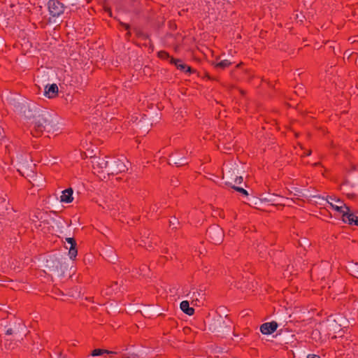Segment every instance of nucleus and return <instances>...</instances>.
Wrapping results in <instances>:
<instances>
[{
	"label": "nucleus",
	"instance_id": "nucleus-37",
	"mask_svg": "<svg viewBox=\"0 0 358 358\" xmlns=\"http://www.w3.org/2000/svg\"><path fill=\"white\" fill-rule=\"evenodd\" d=\"M307 358H321L319 355H308Z\"/></svg>",
	"mask_w": 358,
	"mask_h": 358
},
{
	"label": "nucleus",
	"instance_id": "nucleus-36",
	"mask_svg": "<svg viewBox=\"0 0 358 358\" xmlns=\"http://www.w3.org/2000/svg\"><path fill=\"white\" fill-rule=\"evenodd\" d=\"M131 36V33L129 30H127V32L125 34V38L129 41Z\"/></svg>",
	"mask_w": 358,
	"mask_h": 358
},
{
	"label": "nucleus",
	"instance_id": "nucleus-13",
	"mask_svg": "<svg viewBox=\"0 0 358 358\" xmlns=\"http://www.w3.org/2000/svg\"><path fill=\"white\" fill-rule=\"evenodd\" d=\"M58 94V87L56 84L46 85L45 95L50 99L55 98Z\"/></svg>",
	"mask_w": 358,
	"mask_h": 358
},
{
	"label": "nucleus",
	"instance_id": "nucleus-3",
	"mask_svg": "<svg viewBox=\"0 0 358 358\" xmlns=\"http://www.w3.org/2000/svg\"><path fill=\"white\" fill-rule=\"evenodd\" d=\"M47 7L50 15L53 18H57L64 14L66 6L59 0H49Z\"/></svg>",
	"mask_w": 358,
	"mask_h": 358
},
{
	"label": "nucleus",
	"instance_id": "nucleus-52",
	"mask_svg": "<svg viewBox=\"0 0 358 358\" xmlns=\"http://www.w3.org/2000/svg\"><path fill=\"white\" fill-rule=\"evenodd\" d=\"M357 227H358V224H357Z\"/></svg>",
	"mask_w": 358,
	"mask_h": 358
},
{
	"label": "nucleus",
	"instance_id": "nucleus-40",
	"mask_svg": "<svg viewBox=\"0 0 358 358\" xmlns=\"http://www.w3.org/2000/svg\"><path fill=\"white\" fill-rule=\"evenodd\" d=\"M182 59H180V62H176L175 66H176V67L177 68V69H178V68H179V65H181V64H182Z\"/></svg>",
	"mask_w": 358,
	"mask_h": 358
},
{
	"label": "nucleus",
	"instance_id": "nucleus-7",
	"mask_svg": "<svg viewBox=\"0 0 358 358\" xmlns=\"http://www.w3.org/2000/svg\"><path fill=\"white\" fill-rule=\"evenodd\" d=\"M8 103L13 107L15 112L19 113L22 112L24 105L27 103L26 101L20 97L10 96L8 98Z\"/></svg>",
	"mask_w": 358,
	"mask_h": 358
},
{
	"label": "nucleus",
	"instance_id": "nucleus-17",
	"mask_svg": "<svg viewBox=\"0 0 358 358\" xmlns=\"http://www.w3.org/2000/svg\"><path fill=\"white\" fill-rule=\"evenodd\" d=\"M280 196L276 194L262 195L260 200L264 202L270 203L271 205H278Z\"/></svg>",
	"mask_w": 358,
	"mask_h": 358
},
{
	"label": "nucleus",
	"instance_id": "nucleus-38",
	"mask_svg": "<svg viewBox=\"0 0 358 358\" xmlns=\"http://www.w3.org/2000/svg\"><path fill=\"white\" fill-rule=\"evenodd\" d=\"M354 225L357 226L358 224V217L354 213Z\"/></svg>",
	"mask_w": 358,
	"mask_h": 358
},
{
	"label": "nucleus",
	"instance_id": "nucleus-41",
	"mask_svg": "<svg viewBox=\"0 0 358 358\" xmlns=\"http://www.w3.org/2000/svg\"><path fill=\"white\" fill-rule=\"evenodd\" d=\"M229 175L227 174V178L228 179L227 181L231 182L233 183L234 179H233L232 178H229Z\"/></svg>",
	"mask_w": 358,
	"mask_h": 358
},
{
	"label": "nucleus",
	"instance_id": "nucleus-8",
	"mask_svg": "<svg viewBox=\"0 0 358 358\" xmlns=\"http://www.w3.org/2000/svg\"><path fill=\"white\" fill-rule=\"evenodd\" d=\"M92 160V164L94 167L96 166L98 169H101V172L106 171L107 173V170L109 167L110 161L106 160L107 157H91Z\"/></svg>",
	"mask_w": 358,
	"mask_h": 358
},
{
	"label": "nucleus",
	"instance_id": "nucleus-24",
	"mask_svg": "<svg viewBox=\"0 0 358 358\" xmlns=\"http://www.w3.org/2000/svg\"><path fill=\"white\" fill-rule=\"evenodd\" d=\"M78 255V249L76 245H71L69 250V258L72 260H74Z\"/></svg>",
	"mask_w": 358,
	"mask_h": 358
},
{
	"label": "nucleus",
	"instance_id": "nucleus-16",
	"mask_svg": "<svg viewBox=\"0 0 358 358\" xmlns=\"http://www.w3.org/2000/svg\"><path fill=\"white\" fill-rule=\"evenodd\" d=\"M342 220L350 225L354 224V213L351 211L350 207H346V210L342 215Z\"/></svg>",
	"mask_w": 358,
	"mask_h": 358
},
{
	"label": "nucleus",
	"instance_id": "nucleus-49",
	"mask_svg": "<svg viewBox=\"0 0 358 358\" xmlns=\"http://www.w3.org/2000/svg\"><path fill=\"white\" fill-rule=\"evenodd\" d=\"M355 272H356V274H357L356 277L358 278V269H357V270H356V271H355Z\"/></svg>",
	"mask_w": 358,
	"mask_h": 358
},
{
	"label": "nucleus",
	"instance_id": "nucleus-48",
	"mask_svg": "<svg viewBox=\"0 0 358 358\" xmlns=\"http://www.w3.org/2000/svg\"><path fill=\"white\" fill-rule=\"evenodd\" d=\"M282 332V330L281 329V330L278 332V334H276V336H277L278 335H281Z\"/></svg>",
	"mask_w": 358,
	"mask_h": 358
},
{
	"label": "nucleus",
	"instance_id": "nucleus-45",
	"mask_svg": "<svg viewBox=\"0 0 358 358\" xmlns=\"http://www.w3.org/2000/svg\"><path fill=\"white\" fill-rule=\"evenodd\" d=\"M311 154V150H308V152H306V155L308 156V155H310Z\"/></svg>",
	"mask_w": 358,
	"mask_h": 358
},
{
	"label": "nucleus",
	"instance_id": "nucleus-9",
	"mask_svg": "<svg viewBox=\"0 0 358 358\" xmlns=\"http://www.w3.org/2000/svg\"><path fill=\"white\" fill-rule=\"evenodd\" d=\"M140 312L145 317L147 318H152L155 316L163 317L164 315L163 313H160L159 310L157 308L150 305L145 306Z\"/></svg>",
	"mask_w": 358,
	"mask_h": 358
},
{
	"label": "nucleus",
	"instance_id": "nucleus-26",
	"mask_svg": "<svg viewBox=\"0 0 358 358\" xmlns=\"http://www.w3.org/2000/svg\"><path fill=\"white\" fill-rule=\"evenodd\" d=\"M121 358H139V356L135 353H124L122 355Z\"/></svg>",
	"mask_w": 358,
	"mask_h": 358
},
{
	"label": "nucleus",
	"instance_id": "nucleus-2",
	"mask_svg": "<svg viewBox=\"0 0 358 358\" xmlns=\"http://www.w3.org/2000/svg\"><path fill=\"white\" fill-rule=\"evenodd\" d=\"M223 229L217 224L210 226L206 232V238L215 245H220L224 239Z\"/></svg>",
	"mask_w": 358,
	"mask_h": 358
},
{
	"label": "nucleus",
	"instance_id": "nucleus-15",
	"mask_svg": "<svg viewBox=\"0 0 358 358\" xmlns=\"http://www.w3.org/2000/svg\"><path fill=\"white\" fill-rule=\"evenodd\" d=\"M73 190L71 187L67 188L62 191V194L60 196L61 202L66 203L72 202L73 200Z\"/></svg>",
	"mask_w": 358,
	"mask_h": 358
},
{
	"label": "nucleus",
	"instance_id": "nucleus-14",
	"mask_svg": "<svg viewBox=\"0 0 358 358\" xmlns=\"http://www.w3.org/2000/svg\"><path fill=\"white\" fill-rule=\"evenodd\" d=\"M327 201L333 209L342 213V215L346 210V207H348L344 203V201L341 200L340 199H337V200H336V204H334L333 203L330 202L328 199H327Z\"/></svg>",
	"mask_w": 358,
	"mask_h": 358
},
{
	"label": "nucleus",
	"instance_id": "nucleus-20",
	"mask_svg": "<svg viewBox=\"0 0 358 358\" xmlns=\"http://www.w3.org/2000/svg\"><path fill=\"white\" fill-rule=\"evenodd\" d=\"M225 185L228 187H230L231 188L234 189V190L241 193L243 195L248 196L247 190H245L244 188L241 187L236 186L235 185L232 184L231 182L226 181Z\"/></svg>",
	"mask_w": 358,
	"mask_h": 358
},
{
	"label": "nucleus",
	"instance_id": "nucleus-31",
	"mask_svg": "<svg viewBox=\"0 0 358 358\" xmlns=\"http://www.w3.org/2000/svg\"><path fill=\"white\" fill-rule=\"evenodd\" d=\"M170 64L175 65L176 62H180V59H176L170 56Z\"/></svg>",
	"mask_w": 358,
	"mask_h": 358
},
{
	"label": "nucleus",
	"instance_id": "nucleus-28",
	"mask_svg": "<svg viewBox=\"0 0 358 358\" xmlns=\"http://www.w3.org/2000/svg\"><path fill=\"white\" fill-rule=\"evenodd\" d=\"M66 241L71 245H76L77 243L74 238H66Z\"/></svg>",
	"mask_w": 358,
	"mask_h": 358
},
{
	"label": "nucleus",
	"instance_id": "nucleus-12",
	"mask_svg": "<svg viewBox=\"0 0 358 358\" xmlns=\"http://www.w3.org/2000/svg\"><path fill=\"white\" fill-rule=\"evenodd\" d=\"M18 114L24 116L25 118L28 120L33 119L34 120V117L37 115V112L34 111L27 103L24 105V108L22 110V112H20Z\"/></svg>",
	"mask_w": 358,
	"mask_h": 358
},
{
	"label": "nucleus",
	"instance_id": "nucleus-33",
	"mask_svg": "<svg viewBox=\"0 0 358 358\" xmlns=\"http://www.w3.org/2000/svg\"><path fill=\"white\" fill-rule=\"evenodd\" d=\"M179 184V181L177 178H173L171 180V185L173 187H177Z\"/></svg>",
	"mask_w": 358,
	"mask_h": 358
},
{
	"label": "nucleus",
	"instance_id": "nucleus-34",
	"mask_svg": "<svg viewBox=\"0 0 358 358\" xmlns=\"http://www.w3.org/2000/svg\"><path fill=\"white\" fill-rule=\"evenodd\" d=\"M4 137H5L4 131H3V128L0 126V141L3 139Z\"/></svg>",
	"mask_w": 358,
	"mask_h": 358
},
{
	"label": "nucleus",
	"instance_id": "nucleus-22",
	"mask_svg": "<svg viewBox=\"0 0 358 358\" xmlns=\"http://www.w3.org/2000/svg\"><path fill=\"white\" fill-rule=\"evenodd\" d=\"M133 30L138 38H141L142 39L146 40L150 37L149 34L144 33L141 29L138 27H134Z\"/></svg>",
	"mask_w": 358,
	"mask_h": 358
},
{
	"label": "nucleus",
	"instance_id": "nucleus-27",
	"mask_svg": "<svg viewBox=\"0 0 358 358\" xmlns=\"http://www.w3.org/2000/svg\"><path fill=\"white\" fill-rule=\"evenodd\" d=\"M114 18H115V20H117L119 22V24H120L122 27L124 28L126 30H130L131 27H130V25H129V24H127V23H124V22H121L119 19H117V17H114Z\"/></svg>",
	"mask_w": 358,
	"mask_h": 358
},
{
	"label": "nucleus",
	"instance_id": "nucleus-39",
	"mask_svg": "<svg viewBox=\"0 0 358 358\" xmlns=\"http://www.w3.org/2000/svg\"><path fill=\"white\" fill-rule=\"evenodd\" d=\"M4 45V41L2 38H0V48H3Z\"/></svg>",
	"mask_w": 358,
	"mask_h": 358
},
{
	"label": "nucleus",
	"instance_id": "nucleus-51",
	"mask_svg": "<svg viewBox=\"0 0 358 358\" xmlns=\"http://www.w3.org/2000/svg\"><path fill=\"white\" fill-rule=\"evenodd\" d=\"M319 164H320V163H319V162H317V163H315V164H314V165H315V166H317V165H319Z\"/></svg>",
	"mask_w": 358,
	"mask_h": 358
},
{
	"label": "nucleus",
	"instance_id": "nucleus-10",
	"mask_svg": "<svg viewBox=\"0 0 358 358\" xmlns=\"http://www.w3.org/2000/svg\"><path fill=\"white\" fill-rule=\"evenodd\" d=\"M278 326L279 325L277 322L272 321L262 324L260 326L259 329L262 334L265 335H270L277 330Z\"/></svg>",
	"mask_w": 358,
	"mask_h": 358
},
{
	"label": "nucleus",
	"instance_id": "nucleus-11",
	"mask_svg": "<svg viewBox=\"0 0 358 358\" xmlns=\"http://www.w3.org/2000/svg\"><path fill=\"white\" fill-rule=\"evenodd\" d=\"M206 287L204 285H200L199 288L193 292L191 299H192V303L197 306V302H200L201 299H204Z\"/></svg>",
	"mask_w": 358,
	"mask_h": 358
},
{
	"label": "nucleus",
	"instance_id": "nucleus-32",
	"mask_svg": "<svg viewBox=\"0 0 358 358\" xmlns=\"http://www.w3.org/2000/svg\"><path fill=\"white\" fill-rule=\"evenodd\" d=\"M104 10L105 12L108 13V15L110 17H113V13H112V10L110 7L108 6H105L104 7Z\"/></svg>",
	"mask_w": 358,
	"mask_h": 358
},
{
	"label": "nucleus",
	"instance_id": "nucleus-18",
	"mask_svg": "<svg viewBox=\"0 0 358 358\" xmlns=\"http://www.w3.org/2000/svg\"><path fill=\"white\" fill-rule=\"evenodd\" d=\"M180 307L182 311L188 315H192L194 313V309L189 306L188 301H182L180 304Z\"/></svg>",
	"mask_w": 358,
	"mask_h": 358
},
{
	"label": "nucleus",
	"instance_id": "nucleus-42",
	"mask_svg": "<svg viewBox=\"0 0 358 358\" xmlns=\"http://www.w3.org/2000/svg\"><path fill=\"white\" fill-rule=\"evenodd\" d=\"M34 218L32 219L33 221H35L36 220L35 219L40 220L39 216L37 215H34Z\"/></svg>",
	"mask_w": 358,
	"mask_h": 358
},
{
	"label": "nucleus",
	"instance_id": "nucleus-5",
	"mask_svg": "<svg viewBox=\"0 0 358 358\" xmlns=\"http://www.w3.org/2000/svg\"><path fill=\"white\" fill-rule=\"evenodd\" d=\"M185 152L187 155V152L185 150L172 153L169 155V160L177 167L185 166L189 162L187 157L185 156Z\"/></svg>",
	"mask_w": 358,
	"mask_h": 358
},
{
	"label": "nucleus",
	"instance_id": "nucleus-21",
	"mask_svg": "<svg viewBox=\"0 0 358 358\" xmlns=\"http://www.w3.org/2000/svg\"><path fill=\"white\" fill-rule=\"evenodd\" d=\"M178 70H180L182 72H184L185 73H196V70L192 69L191 66L184 64L183 62L181 64V65H179Z\"/></svg>",
	"mask_w": 358,
	"mask_h": 358
},
{
	"label": "nucleus",
	"instance_id": "nucleus-19",
	"mask_svg": "<svg viewBox=\"0 0 358 358\" xmlns=\"http://www.w3.org/2000/svg\"><path fill=\"white\" fill-rule=\"evenodd\" d=\"M231 62L227 59L222 60L219 62H213L212 65L217 70H224L231 65Z\"/></svg>",
	"mask_w": 358,
	"mask_h": 358
},
{
	"label": "nucleus",
	"instance_id": "nucleus-30",
	"mask_svg": "<svg viewBox=\"0 0 358 358\" xmlns=\"http://www.w3.org/2000/svg\"><path fill=\"white\" fill-rule=\"evenodd\" d=\"M169 223H170V227H173V229H174V228H176V224L177 223H178V219H177L176 217H173V220H171L169 221Z\"/></svg>",
	"mask_w": 358,
	"mask_h": 358
},
{
	"label": "nucleus",
	"instance_id": "nucleus-4",
	"mask_svg": "<svg viewBox=\"0 0 358 358\" xmlns=\"http://www.w3.org/2000/svg\"><path fill=\"white\" fill-rule=\"evenodd\" d=\"M127 170V167L121 159L113 158L110 161L109 167L107 170V174L108 176H115L121 173L126 172Z\"/></svg>",
	"mask_w": 358,
	"mask_h": 358
},
{
	"label": "nucleus",
	"instance_id": "nucleus-6",
	"mask_svg": "<svg viewBox=\"0 0 358 358\" xmlns=\"http://www.w3.org/2000/svg\"><path fill=\"white\" fill-rule=\"evenodd\" d=\"M62 263L57 257H50L46 261V268L50 272L60 275L63 273Z\"/></svg>",
	"mask_w": 358,
	"mask_h": 358
},
{
	"label": "nucleus",
	"instance_id": "nucleus-43",
	"mask_svg": "<svg viewBox=\"0 0 358 358\" xmlns=\"http://www.w3.org/2000/svg\"><path fill=\"white\" fill-rule=\"evenodd\" d=\"M169 320L171 322V324H176V322L174 320L170 318Z\"/></svg>",
	"mask_w": 358,
	"mask_h": 358
},
{
	"label": "nucleus",
	"instance_id": "nucleus-47",
	"mask_svg": "<svg viewBox=\"0 0 358 358\" xmlns=\"http://www.w3.org/2000/svg\"><path fill=\"white\" fill-rule=\"evenodd\" d=\"M242 65V63H240L236 66V68L238 69Z\"/></svg>",
	"mask_w": 358,
	"mask_h": 358
},
{
	"label": "nucleus",
	"instance_id": "nucleus-46",
	"mask_svg": "<svg viewBox=\"0 0 358 358\" xmlns=\"http://www.w3.org/2000/svg\"><path fill=\"white\" fill-rule=\"evenodd\" d=\"M34 145V147L35 148H36V149H38V145L36 143H34V145Z\"/></svg>",
	"mask_w": 358,
	"mask_h": 358
},
{
	"label": "nucleus",
	"instance_id": "nucleus-50",
	"mask_svg": "<svg viewBox=\"0 0 358 358\" xmlns=\"http://www.w3.org/2000/svg\"><path fill=\"white\" fill-rule=\"evenodd\" d=\"M206 76L208 77V79H210H210H212V78L209 76V75H208V74H207V75H206Z\"/></svg>",
	"mask_w": 358,
	"mask_h": 358
},
{
	"label": "nucleus",
	"instance_id": "nucleus-29",
	"mask_svg": "<svg viewBox=\"0 0 358 358\" xmlns=\"http://www.w3.org/2000/svg\"><path fill=\"white\" fill-rule=\"evenodd\" d=\"M243 179L242 176H236V178L234 180V182L238 184V185L241 184L243 182Z\"/></svg>",
	"mask_w": 358,
	"mask_h": 358
},
{
	"label": "nucleus",
	"instance_id": "nucleus-35",
	"mask_svg": "<svg viewBox=\"0 0 358 358\" xmlns=\"http://www.w3.org/2000/svg\"><path fill=\"white\" fill-rule=\"evenodd\" d=\"M14 333L15 331L12 328H8L6 331V335H12Z\"/></svg>",
	"mask_w": 358,
	"mask_h": 358
},
{
	"label": "nucleus",
	"instance_id": "nucleus-1",
	"mask_svg": "<svg viewBox=\"0 0 358 358\" xmlns=\"http://www.w3.org/2000/svg\"><path fill=\"white\" fill-rule=\"evenodd\" d=\"M56 124L51 114L47 110L37 111L30 127L34 137L41 136L43 132L50 133L55 130Z\"/></svg>",
	"mask_w": 358,
	"mask_h": 358
},
{
	"label": "nucleus",
	"instance_id": "nucleus-44",
	"mask_svg": "<svg viewBox=\"0 0 358 358\" xmlns=\"http://www.w3.org/2000/svg\"><path fill=\"white\" fill-rule=\"evenodd\" d=\"M329 199H330L331 201H335L337 200L336 198H333V196H329Z\"/></svg>",
	"mask_w": 358,
	"mask_h": 358
},
{
	"label": "nucleus",
	"instance_id": "nucleus-23",
	"mask_svg": "<svg viewBox=\"0 0 358 358\" xmlns=\"http://www.w3.org/2000/svg\"><path fill=\"white\" fill-rule=\"evenodd\" d=\"M104 353L115 354V352H112V351H108L107 350H102V349L98 348V349H94V350H92V353H91V355L93 356V357H96V356L102 355Z\"/></svg>",
	"mask_w": 358,
	"mask_h": 358
},
{
	"label": "nucleus",
	"instance_id": "nucleus-25",
	"mask_svg": "<svg viewBox=\"0 0 358 358\" xmlns=\"http://www.w3.org/2000/svg\"><path fill=\"white\" fill-rule=\"evenodd\" d=\"M158 57L162 59H168L170 58L169 54L164 50H161L157 53Z\"/></svg>",
	"mask_w": 358,
	"mask_h": 358
}]
</instances>
